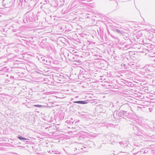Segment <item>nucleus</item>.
Instances as JSON below:
<instances>
[{
  "label": "nucleus",
  "mask_w": 155,
  "mask_h": 155,
  "mask_svg": "<svg viewBox=\"0 0 155 155\" xmlns=\"http://www.w3.org/2000/svg\"><path fill=\"white\" fill-rule=\"evenodd\" d=\"M74 103H78V104H86L87 103V102L84 101H74Z\"/></svg>",
  "instance_id": "nucleus-1"
},
{
  "label": "nucleus",
  "mask_w": 155,
  "mask_h": 155,
  "mask_svg": "<svg viewBox=\"0 0 155 155\" xmlns=\"http://www.w3.org/2000/svg\"><path fill=\"white\" fill-rule=\"evenodd\" d=\"M18 138L19 139H20V140H27L26 139L23 138V137H18Z\"/></svg>",
  "instance_id": "nucleus-2"
},
{
  "label": "nucleus",
  "mask_w": 155,
  "mask_h": 155,
  "mask_svg": "<svg viewBox=\"0 0 155 155\" xmlns=\"http://www.w3.org/2000/svg\"><path fill=\"white\" fill-rule=\"evenodd\" d=\"M34 106L35 107H42L41 105H34Z\"/></svg>",
  "instance_id": "nucleus-3"
}]
</instances>
